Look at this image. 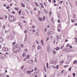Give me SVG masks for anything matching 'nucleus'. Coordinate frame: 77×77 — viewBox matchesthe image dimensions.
<instances>
[{
  "label": "nucleus",
  "instance_id": "nucleus-25",
  "mask_svg": "<svg viewBox=\"0 0 77 77\" xmlns=\"http://www.w3.org/2000/svg\"><path fill=\"white\" fill-rule=\"evenodd\" d=\"M21 10H20V11H19V15H20V14H21Z\"/></svg>",
  "mask_w": 77,
  "mask_h": 77
},
{
  "label": "nucleus",
  "instance_id": "nucleus-24",
  "mask_svg": "<svg viewBox=\"0 0 77 77\" xmlns=\"http://www.w3.org/2000/svg\"><path fill=\"white\" fill-rule=\"evenodd\" d=\"M47 30V28H45V32H46Z\"/></svg>",
  "mask_w": 77,
  "mask_h": 77
},
{
  "label": "nucleus",
  "instance_id": "nucleus-12",
  "mask_svg": "<svg viewBox=\"0 0 77 77\" xmlns=\"http://www.w3.org/2000/svg\"><path fill=\"white\" fill-rule=\"evenodd\" d=\"M41 46H39V45H38V47H37V49L38 50H40V49H41Z\"/></svg>",
  "mask_w": 77,
  "mask_h": 77
},
{
  "label": "nucleus",
  "instance_id": "nucleus-42",
  "mask_svg": "<svg viewBox=\"0 0 77 77\" xmlns=\"http://www.w3.org/2000/svg\"><path fill=\"white\" fill-rule=\"evenodd\" d=\"M24 32L25 33H27V30H25L24 31Z\"/></svg>",
  "mask_w": 77,
  "mask_h": 77
},
{
  "label": "nucleus",
  "instance_id": "nucleus-60",
  "mask_svg": "<svg viewBox=\"0 0 77 77\" xmlns=\"http://www.w3.org/2000/svg\"><path fill=\"white\" fill-rule=\"evenodd\" d=\"M53 2H54V3H56V0H53Z\"/></svg>",
  "mask_w": 77,
  "mask_h": 77
},
{
  "label": "nucleus",
  "instance_id": "nucleus-33",
  "mask_svg": "<svg viewBox=\"0 0 77 77\" xmlns=\"http://www.w3.org/2000/svg\"><path fill=\"white\" fill-rule=\"evenodd\" d=\"M13 33L14 34V35H15V32L14 31H13Z\"/></svg>",
  "mask_w": 77,
  "mask_h": 77
},
{
  "label": "nucleus",
  "instance_id": "nucleus-29",
  "mask_svg": "<svg viewBox=\"0 0 77 77\" xmlns=\"http://www.w3.org/2000/svg\"><path fill=\"white\" fill-rule=\"evenodd\" d=\"M71 21H72V23H74V22H75V20H73V19H72Z\"/></svg>",
  "mask_w": 77,
  "mask_h": 77
},
{
  "label": "nucleus",
  "instance_id": "nucleus-7",
  "mask_svg": "<svg viewBox=\"0 0 77 77\" xmlns=\"http://www.w3.org/2000/svg\"><path fill=\"white\" fill-rule=\"evenodd\" d=\"M3 38L1 37H0V42H3Z\"/></svg>",
  "mask_w": 77,
  "mask_h": 77
},
{
  "label": "nucleus",
  "instance_id": "nucleus-51",
  "mask_svg": "<svg viewBox=\"0 0 77 77\" xmlns=\"http://www.w3.org/2000/svg\"><path fill=\"white\" fill-rule=\"evenodd\" d=\"M37 70V68L35 67L34 69V70L36 71Z\"/></svg>",
  "mask_w": 77,
  "mask_h": 77
},
{
  "label": "nucleus",
  "instance_id": "nucleus-49",
  "mask_svg": "<svg viewBox=\"0 0 77 77\" xmlns=\"http://www.w3.org/2000/svg\"><path fill=\"white\" fill-rule=\"evenodd\" d=\"M69 45H70L69 44H67V45H66V47H68V46H69Z\"/></svg>",
  "mask_w": 77,
  "mask_h": 77
},
{
  "label": "nucleus",
  "instance_id": "nucleus-62",
  "mask_svg": "<svg viewBox=\"0 0 77 77\" xmlns=\"http://www.w3.org/2000/svg\"><path fill=\"white\" fill-rule=\"evenodd\" d=\"M3 27L4 29H5V26H3Z\"/></svg>",
  "mask_w": 77,
  "mask_h": 77
},
{
  "label": "nucleus",
  "instance_id": "nucleus-21",
  "mask_svg": "<svg viewBox=\"0 0 77 77\" xmlns=\"http://www.w3.org/2000/svg\"><path fill=\"white\" fill-rule=\"evenodd\" d=\"M71 71V67H70L69 69V71Z\"/></svg>",
  "mask_w": 77,
  "mask_h": 77
},
{
  "label": "nucleus",
  "instance_id": "nucleus-16",
  "mask_svg": "<svg viewBox=\"0 0 77 77\" xmlns=\"http://www.w3.org/2000/svg\"><path fill=\"white\" fill-rule=\"evenodd\" d=\"M41 42L42 44V45H43V46H44V45H43V43H44V42H43V41H42V40H41Z\"/></svg>",
  "mask_w": 77,
  "mask_h": 77
},
{
  "label": "nucleus",
  "instance_id": "nucleus-64",
  "mask_svg": "<svg viewBox=\"0 0 77 77\" xmlns=\"http://www.w3.org/2000/svg\"><path fill=\"white\" fill-rule=\"evenodd\" d=\"M68 40H67V39H66L65 40V42H68Z\"/></svg>",
  "mask_w": 77,
  "mask_h": 77
},
{
  "label": "nucleus",
  "instance_id": "nucleus-36",
  "mask_svg": "<svg viewBox=\"0 0 77 77\" xmlns=\"http://www.w3.org/2000/svg\"><path fill=\"white\" fill-rule=\"evenodd\" d=\"M44 12L45 13V14H48V12H47V11H46V10H45V11Z\"/></svg>",
  "mask_w": 77,
  "mask_h": 77
},
{
  "label": "nucleus",
  "instance_id": "nucleus-40",
  "mask_svg": "<svg viewBox=\"0 0 77 77\" xmlns=\"http://www.w3.org/2000/svg\"><path fill=\"white\" fill-rule=\"evenodd\" d=\"M44 69L45 70V71L46 70V67H45V66H44Z\"/></svg>",
  "mask_w": 77,
  "mask_h": 77
},
{
  "label": "nucleus",
  "instance_id": "nucleus-50",
  "mask_svg": "<svg viewBox=\"0 0 77 77\" xmlns=\"http://www.w3.org/2000/svg\"><path fill=\"white\" fill-rule=\"evenodd\" d=\"M14 44H15V42H13V46H14Z\"/></svg>",
  "mask_w": 77,
  "mask_h": 77
},
{
  "label": "nucleus",
  "instance_id": "nucleus-13",
  "mask_svg": "<svg viewBox=\"0 0 77 77\" xmlns=\"http://www.w3.org/2000/svg\"><path fill=\"white\" fill-rule=\"evenodd\" d=\"M46 67L47 69H48V63H46Z\"/></svg>",
  "mask_w": 77,
  "mask_h": 77
},
{
  "label": "nucleus",
  "instance_id": "nucleus-43",
  "mask_svg": "<svg viewBox=\"0 0 77 77\" xmlns=\"http://www.w3.org/2000/svg\"><path fill=\"white\" fill-rule=\"evenodd\" d=\"M63 46H64V45H62L61 47V49H62V48H63Z\"/></svg>",
  "mask_w": 77,
  "mask_h": 77
},
{
  "label": "nucleus",
  "instance_id": "nucleus-32",
  "mask_svg": "<svg viewBox=\"0 0 77 77\" xmlns=\"http://www.w3.org/2000/svg\"><path fill=\"white\" fill-rule=\"evenodd\" d=\"M58 66H59V65H57V66H56V68H57V69H59Z\"/></svg>",
  "mask_w": 77,
  "mask_h": 77
},
{
  "label": "nucleus",
  "instance_id": "nucleus-20",
  "mask_svg": "<svg viewBox=\"0 0 77 77\" xmlns=\"http://www.w3.org/2000/svg\"><path fill=\"white\" fill-rule=\"evenodd\" d=\"M51 63H52V64H54V61H51Z\"/></svg>",
  "mask_w": 77,
  "mask_h": 77
},
{
  "label": "nucleus",
  "instance_id": "nucleus-3",
  "mask_svg": "<svg viewBox=\"0 0 77 77\" xmlns=\"http://www.w3.org/2000/svg\"><path fill=\"white\" fill-rule=\"evenodd\" d=\"M8 18H9V20H10V21H11V22H13L14 21V19H12V18H11V19L10 18V16H9Z\"/></svg>",
  "mask_w": 77,
  "mask_h": 77
},
{
  "label": "nucleus",
  "instance_id": "nucleus-45",
  "mask_svg": "<svg viewBox=\"0 0 77 77\" xmlns=\"http://www.w3.org/2000/svg\"><path fill=\"white\" fill-rule=\"evenodd\" d=\"M12 13L14 14H15V12L14 11H12Z\"/></svg>",
  "mask_w": 77,
  "mask_h": 77
},
{
  "label": "nucleus",
  "instance_id": "nucleus-27",
  "mask_svg": "<svg viewBox=\"0 0 77 77\" xmlns=\"http://www.w3.org/2000/svg\"><path fill=\"white\" fill-rule=\"evenodd\" d=\"M76 62H77V60H75L73 62V64H75V63H76Z\"/></svg>",
  "mask_w": 77,
  "mask_h": 77
},
{
  "label": "nucleus",
  "instance_id": "nucleus-19",
  "mask_svg": "<svg viewBox=\"0 0 77 77\" xmlns=\"http://www.w3.org/2000/svg\"><path fill=\"white\" fill-rule=\"evenodd\" d=\"M43 21H45V16H43Z\"/></svg>",
  "mask_w": 77,
  "mask_h": 77
},
{
  "label": "nucleus",
  "instance_id": "nucleus-9",
  "mask_svg": "<svg viewBox=\"0 0 77 77\" xmlns=\"http://www.w3.org/2000/svg\"><path fill=\"white\" fill-rule=\"evenodd\" d=\"M5 49L4 50L5 51H8V48H5Z\"/></svg>",
  "mask_w": 77,
  "mask_h": 77
},
{
  "label": "nucleus",
  "instance_id": "nucleus-48",
  "mask_svg": "<svg viewBox=\"0 0 77 77\" xmlns=\"http://www.w3.org/2000/svg\"><path fill=\"white\" fill-rule=\"evenodd\" d=\"M32 31L33 33H34V32H36V31H35V30H34V29L32 30Z\"/></svg>",
  "mask_w": 77,
  "mask_h": 77
},
{
  "label": "nucleus",
  "instance_id": "nucleus-10",
  "mask_svg": "<svg viewBox=\"0 0 77 77\" xmlns=\"http://www.w3.org/2000/svg\"><path fill=\"white\" fill-rule=\"evenodd\" d=\"M20 3L21 4V5H22V7H23V8H24V7H25V5H24V4H23V3L20 2Z\"/></svg>",
  "mask_w": 77,
  "mask_h": 77
},
{
  "label": "nucleus",
  "instance_id": "nucleus-11",
  "mask_svg": "<svg viewBox=\"0 0 77 77\" xmlns=\"http://www.w3.org/2000/svg\"><path fill=\"white\" fill-rule=\"evenodd\" d=\"M34 3H35V5H36V6H37V7H38V6H39V5H38V3H37L36 2H34Z\"/></svg>",
  "mask_w": 77,
  "mask_h": 77
},
{
  "label": "nucleus",
  "instance_id": "nucleus-37",
  "mask_svg": "<svg viewBox=\"0 0 77 77\" xmlns=\"http://www.w3.org/2000/svg\"><path fill=\"white\" fill-rule=\"evenodd\" d=\"M6 9H9V6H7L6 7Z\"/></svg>",
  "mask_w": 77,
  "mask_h": 77
},
{
  "label": "nucleus",
  "instance_id": "nucleus-53",
  "mask_svg": "<svg viewBox=\"0 0 77 77\" xmlns=\"http://www.w3.org/2000/svg\"><path fill=\"white\" fill-rule=\"evenodd\" d=\"M8 2H11L12 1V0H7Z\"/></svg>",
  "mask_w": 77,
  "mask_h": 77
},
{
  "label": "nucleus",
  "instance_id": "nucleus-44",
  "mask_svg": "<svg viewBox=\"0 0 77 77\" xmlns=\"http://www.w3.org/2000/svg\"><path fill=\"white\" fill-rule=\"evenodd\" d=\"M65 71V69H63V70L61 72V73L62 74H63V71Z\"/></svg>",
  "mask_w": 77,
  "mask_h": 77
},
{
  "label": "nucleus",
  "instance_id": "nucleus-35",
  "mask_svg": "<svg viewBox=\"0 0 77 77\" xmlns=\"http://www.w3.org/2000/svg\"><path fill=\"white\" fill-rule=\"evenodd\" d=\"M52 14V12H51V11H50L49 12V15H51Z\"/></svg>",
  "mask_w": 77,
  "mask_h": 77
},
{
  "label": "nucleus",
  "instance_id": "nucleus-5",
  "mask_svg": "<svg viewBox=\"0 0 77 77\" xmlns=\"http://www.w3.org/2000/svg\"><path fill=\"white\" fill-rule=\"evenodd\" d=\"M27 73L28 74H29L30 75L32 73V72L28 70L27 71Z\"/></svg>",
  "mask_w": 77,
  "mask_h": 77
},
{
  "label": "nucleus",
  "instance_id": "nucleus-23",
  "mask_svg": "<svg viewBox=\"0 0 77 77\" xmlns=\"http://www.w3.org/2000/svg\"><path fill=\"white\" fill-rule=\"evenodd\" d=\"M23 57H24V56H26V55L24 54V53L22 54Z\"/></svg>",
  "mask_w": 77,
  "mask_h": 77
},
{
  "label": "nucleus",
  "instance_id": "nucleus-14",
  "mask_svg": "<svg viewBox=\"0 0 77 77\" xmlns=\"http://www.w3.org/2000/svg\"><path fill=\"white\" fill-rule=\"evenodd\" d=\"M38 20L40 21H42V18L41 17H39L38 18Z\"/></svg>",
  "mask_w": 77,
  "mask_h": 77
},
{
  "label": "nucleus",
  "instance_id": "nucleus-57",
  "mask_svg": "<svg viewBox=\"0 0 77 77\" xmlns=\"http://www.w3.org/2000/svg\"><path fill=\"white\" fill-rule=\"evenodd\" d=\"M26 11L27 12V14H29V11H28L27 10H26Z\"/></svg>",
  "mask_w": 77,
  "mask_h": 77
},
{
  "label": "nucleus",
  "instance_id": "nucleus-47",
  "mask_svg": "<svg viewBox=\"0 0 77 77\" xmlns=\"http://www.w3.org/2000/svg\"><path fill=\"white\" fill-rule=\"evenodd\" d=\"M58 23H60V20L59 19L58 20Z\"/></svg>",
  "mask_w": 77,
  "mask_h": 77
},
{
  "label": "nucleus",
  "instance_id": "nucleus-58",
  "mask_svg": "<svg viewBox=\"0 0 77 77\" xmlns=\"http://www.w3.org/2000/svg\"><path fill=\"white\" fill-rule=\"evenodd\" d=\"M15 9L16 10V11H18V9L17 8H15Z\"/></svg>",
  "mask_w": 77,
  "mask_h": 77
},
{
  "label": "nucleus",
  "instance_id": "nucleus-4",
  "mask_svg": "<svg viewBox=\"0 0 77 77\" xmlns=\"http://www.w3.org/2000/svg\"><path fill=\"white\" fill-rule=\"evenodd\" d=\"M47 50L48 52H50V47L48 46L47 47Z\"/></svg>",
  "mask_w": 77,
  "mask_h": 77
},
{
  "label": "nucleus",
  "instance_id": "nucleus-30",
  "mask_svg": "<svg viewBox=\"0 0 77 77\" xmlns=\"http://www.w3.org/2000/svg\"><path fill=\"white\" fill-rule=\"evenodd\" d=\"M21 69H24V66H22L21 68Z\"/></svg>",
  "mask_w": 77,
  "mask_h": 77
},
{
  "label": "nucleus",
  "instance_id": "nucleus-31",
  "mask_svg": "<svg viewBox=\"0 0 77 77\" xmlns=\"http://www.w3.org/2000/svg\"><path fill=\"white\" fill-rule=\"evenodd\" d=\"M58 17L59 18H60V15L58 14Z\"/></svg>",
  "mask_w": 77,
  "mask_h": 77
},
{
  "label": "nucleus",
  "instance_id": "nucleus-39",
  "mask_svg": "<svg viewBox=\"0 0 77 77\" xmlns=\"http://www.w3.org/2000/svg\"><path fill=\"white\" fill-rule=\"evenodd\" d=\"M49 39V37L48 36L47 37V39L46 40V41H47Z\"/></svg>",
  "mask_w": 77,
  "mask_h": 77
},
{
  "label": "nucleus",
  "instance_id": "nucleus-38",
  "mask_svg": "<svg viewBox=\"0 0 77 77\" xmlns=\"http://www.w3.org/2000/svg\"><path fill=\"white\" fill-rule=\"evenodd\" d=\"M72 75L73 76H75V74L74 73H72Z\"/></svg>",
  "mask_w": 77,
  "mask_h": 77
},
{
  "label": "nucleus",
  "instance_id": "nucleus-54",
  "mask_svg": "<svg viewBox=\"0 0 77 77\" xmlns=\"http://www.w3.org/2000/svg\"><path fill=\"white\" fill-rule=\"evenodd\" d=\"M2 56H4V57H6V55H5L4 54H2Z\"/></svg>",
  "mask_w": 77,
  "mask_h": 77
},
{
  "label": "nucleus",
  "instance_id": "nucleus-46",
  "mask_svg": "<svg viewBox=\"0 0 77 77\" xmlns=\"http://www.w3.org/2000/svg\"><path fill=\"white\" fill-rule=\"evenodd\" d=\"M35 35H36V36H38V35H38V32H36V33H35Z\"/></svg>",
  "mask_w": 77,
  "mask_h": 77
},
{
  "label": "nucleus",
  "instance_id": "nucleus-18",
  "mask_svg": "<svg viewBox=\"0 0 77 77\" xmlns=\"http://www.w3.org/2000/svg\"><path fill=\"white\" fill-rule=\"evenodd\" d=\"M29 55H27L26 56V59H29Z\"/></svg>",
  "mask_w": 77,
  "mask_h": 77
},
{
  "label": "nucleus",
  "instance_id": "nucleus-63",
  "mask_svg": "<svg viewBox=\"0 0 77 77\" xmlns=\"http://www.w3.org/2000/svg\"><path fill=\"white\" fill-rule=\"evenodd\" d=\"M3 74H1V75H0V76L1 77H2V76H3Z\"/></svg>",
  "mask_w": 77,
  "mask_h": 77
},
{
  "label": "nucleus",
  "instance_id": "nucleus-2",
  "mask_svg": "<svg viewBox=\"0 0 77 77\" xmlns=\"http://www.w3.org/2000/svg\"><path fill=\"white\" fill-rule=\"evenodd\" d=\"M28 63H29V64H32V63H33V60H30L28 61Z\"/></svg>",
  "mask_w": 77,
  "mask_h": 77
},
{
  "label": "nucleus",
  "instance_id": "nucleus-15",
  "mask_svg": "<svg viewBox=\"0 0 77 77\" xmlns=\"http://www.w3.org/2000/svg\"><path fill=\"white\" fill-rule=\"evenodd\" d=\"M53 53L54 54H55L56 53V52L55 51V50H54L53 51Z\"/></svg>",
  "mask_w": 77,
  "mask_h": 77
},
{
  "label": "nucleus",
  "instance_id": "nucleus-59",
  "mask_svg": "<svg viewBox=\"0 0 77 77\" xmlns=\"http://www.w3.org/2000/svg\"><path fill=\"white\" fill-rule=\"evenodd\" d=\"M32 27L33 29H35V26H32Z\"/></svg>",
  "mask_w": 77,
  "mask_h": 77
},
{
  "label": "nucleus",
  "instance_id": "nucleus-22",
  "mask_svg": "<svg viewBox=\"0 0 77 77\" xmlns=\"http://www.w3.org/2000/svg\"><path fill=\"white\" fill-rule=\"evenodd\" d=\"M64 51H67V48H65L64 50Z\"/></svg>",
  "mask_w": 77,
  "mask_h": 77
},
{
  "label": "nucleus",
  "instance_id": "nucleus-52",
  "mask_svg": "<svg viewBox=\"0 0 77 77\" xmlns=\"http://www.w3.org/2000/svg\"><path fill=\"white\" fill-rule=\"evenodd\" d=\"M59 3H63V2L62 1H60Z\"/></svg>",
  "mask_w": 77,
  "mask_h": 77
},
{
  "label": "nucleus",
  "instance_id": "nucleus-6",
  "mask_svg": "<svg viewBox=\"0 0 77 77\" xmlns=\"http://www.w3.org/2000/svg\"><path fill=\"white\" fill-rule=\"evenodd\" d=\"M57 40H59V39H60V36H59L58 35H57Z\"/></svg>",
  "mask_w": 77,
  "mask_h": 77
},
{
  "label": "nucleus",
  "instance_id": "nucleus-61",
  "mask_svg": "<svg viewBox=\"0 0 77 77\" xmlns=\"http://www.w3.org/2000/svg\"><path fill=\"white\" fill-rule=\"evenodd\" d=\"M28 50V49L27 48H26L25 50V51H27V50Z\"/></svg>",
  "mask_w": 77,
  "mask_h": 77
},
{
  "label": "nucleus",
  "instance_id": "nucleus-1",
  "mask_svg": "<svg viewBox=\"0 0 77 77\" xmlns=\"http://www.w3.org/2000/svg\"><path fill=\"white\" fill-rule=\"evenodd\" d=\"M18 47L14 46L13 49V51L14 53H18L19 51L17 50Z\"/></svg>",
  "mask_w": 77,
  "mask_h": 77
},
{
  "label": "nucleus",
  "instance_id": "nucleus-28",
  "mask_svg": "<svg viewBox=\"0 0 77 77\" xmlns=\"http://www.w3.org/2000/svg\"><path fill=\"white\" fill-rule=\"evenodd\" d=\"M18 24L21 27H23V26L21 25V24Z\"/></svg>",
  "mask_w": 77,
  "mask_h": 77
},
{
  "label": "nucleus",
  "instance_id": "nucleus-17",
  "mask_svg": "<svg viewBox=\"0 0 77 77\" xmlns=\"http://www.w3.org/2000/svg\"><path fill=\"white\" fill-rule=\"evenodd\" d=\"M19 49H18L17 48V51H19V52H20V51H21V50L20 49V48H19Z\"/></svg>",
  "mask_w": 77,
  "mask_h": 77
},
{
  "label": "nucleus",
  "instance_id": "nucleus-41",
  "mask_svg": "<svg viewBox=\"0 0 77 77\" xmlns=\"http://www.w3.org/2000/svg\"><path fill=\"white\" fill-rule=\"evenodd\" d=\"M61 63H63L64 62V61L63 60L61 61H60Z\"/></svg>",
  "mask_w": 77,
  "mask_h": 77
},
{
  "label": "nucleus",
  "instance_id": "nucleus-56",
  "mask_svg": "<svg viewBox=\"0 0 77 77\" xmlns=\"http://www.w3.org/2000/svg\"><path fill=\"white\" fill-rule=\"evenodd\" d=\"M36 42H37V43L38 44H39V42L38 41V40L36 41Z\"/></svg>",
  "mask_w": 77,
  "mask_h": 77
},
{
  "label": "nucleus",
  "instance_id": "nucleus-26",
  "mask_svg": "<svg viewBox=\"0 0 77 77\" xmlns=\"http://www.w3.org/2000/svg\"><path fill=\"white\" fill-rule=\"evenodd\" d=\"M20 45L22 48H23V44H21Z\"/></svg>",
  "mask_w": 77,
  "mask_h": 77
},
{
  "label": "nucleus",
  "instance_id": "nucleus-55",
  "mask_svg": "<svg viewBox=\"0 0 77 77\" xmlns=\"http://www.w3.org/2000/svg\"><path fill=\"white\" fill-rule=\"evenodd\" d=\"M28 34H29V35H31V34H32V32H29L28 33Z\"/></svg>",
  "mask_w": 77,
  "mask_h": 77
},
{
  "label": "nucleus",
  "instance_id": "nucleus-34",
  "mask_svg": "<svg viewBox=\"0 0 77 77\" xmlns=\"http://www.w3.org/2000/svg\"><path fill=\"white\" fill-rule=\"evenodd\" d=\"M35 46L33 45L32 47V48H33V49H35Z\"/></svg>",
  "mask_w": 77,
  "mask_h": 77
},
{
  "label": "nucleus",
  "instance_id": "nucleus-8",
  "mask_svg": "<svg viewBox=\"0 0 77 77\" xmlns=\"http://www.w3.org/2000/svg\"><path fill=\"white\" fill-rule=\"evenodd\" d=\"M55 49L57 51H58L59 50H60V48L57 47V48H55Z\"/></svg>",
  "mask_w": 77,
  "mask_h": 77
}]
</instances>
